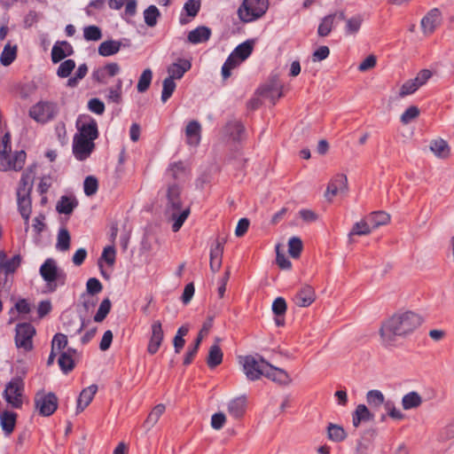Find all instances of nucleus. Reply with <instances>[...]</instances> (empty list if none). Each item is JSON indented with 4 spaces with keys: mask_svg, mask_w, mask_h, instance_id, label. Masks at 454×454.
<instances>
[{
    "mask_svg": "<svg viewBox=\"0 0 454 454\" xmlns=\"http://www.w3.org/2000/svg\"><path fill=\"white\" fill-rule=\"evenodd\" d=\"M63 320L64 328L70 336H74L80 333L86 325L82 318L78 317L74 314L65 315Z\"/></svg>",
    "mask_w": 454,
    "mask_h": 454,
    "instance_id": "obj_18",
    "label": "nucleus"
},
{
    "mask_svg": "<svg viewBox=\"0 0 454 454\" xmlns=\"http://www.w3.org/2000/svg\"><path fill=\"white\" fill-rule=\"evenodd\" d=\"M253 41H246L238 45L235 50L231 52L239 61H243L247 59L253 51Z\"/></svg>",
    "mask_w": 454,
    "mask_h": 454,
    "instance_id": "obj_42",
    "label": "nucleus"
},
{
    "mask_svg": "<svg viewBox=\"0 0 454 454\" xmlns=\"http://www.w3.org/2000/svg\"><path fill=\"white\" fill-rule=\"evenodd\" d=\"M111 306V301L108 298L103 300L96 315L94 316V321L98 323L102 322L110 312Z\"/></svg>",
    "mask_w": 454,
    "mask_h": 454,
    "instance_id": "obj_53",
    "label": "nucleus"
},
{
    "mask_svg": "<svg viewBox=\"0 0 454 454\" xmlns=\"http://www.w3.org/2000/svg\"><path fill=\"white\" fill-rule=\"evenodd\" d=\"M58 408V397L52 393H45L43 390L35 395V410L39 415L49 417L55 412Z\"/></svg>",
    "mask_w": 454,
    "mask_h": 454,
    "instance_id": "obj_7",
    "label": "nucleus"
},
{
    "mask_svg": "<svg viewBox=\"0 0 454 454\" xmlns=\"http://www.w3.org/2000/svg\"><path fill=\"white\" fill-rule=\"evenodd\" d=\"M368 220L372 223V228L373 230L380 226L387 224L390 222V215L384 211H377L370 214Z\"/></svg>",
    "mask_w": 454,
    "mask_h": 454,
    "instance_id": "obj_40",
    "label": "nucleus"
},
{
    "mask_svg": "<svg viewBox=\"0 0 454 454\" xmlns=\"http://www.w3.org/2000/svg\"><path fill=\"white\" fill-rule=\"evenodd\" d=\"M401 403L405 411L418 409L423 403V398L417 391H411L402 397Z\"/></svg>",
    "mask_w": 454,
    "mask_h": 454,
    "instance_id": "obj_29",
    "label": "nucleus"
},
{
    "mask_svg": "<svg viewBox=\"0 0 454 454\" xmlns=\"http://www.w3.org/2000/svg\"><path fill=\"white\" fill-rule=\"evenodd\" d=\"M420 114V110L416 106H410L400 116V121L403 125H407L410 122L416 120Z\"/></svg>",
    "mask_w": 454,
    "mask_h": 454,
    "instance_id": "obj_47",
    "label": "nucleus"
},
{
    "mask_svg": "<svg viewBox=\"0 0 454 454\" xmlns=\"http://www.w3.org/2000/svg\"><path fill=\"white\" fill-rule=\"evenodd\" d=\"M201 126L197 121H191L185 128L187 143L190 145H198L200 141Z\"/></svg>",
    "mask_w": 454,
    "mask_h": 454,
    "instance_id": "obj_28",
    "label": "nucleus"
},
{
    "mask_svg": "<svg viewBox=\"0 0 454 454\" xmlns=\"http://www.w3.org/2000/svg\"><path fill=\"white\" fill-rule=\"evenodd\" d=\"M0 420L3 430L7 434H11L15 427V413L11 411H4L1 414Z\"/></svg>",
    "mask_w": 454,
    "mask_h": 454,
    "instance_id": "obj_44",
    "label": "nucleus"
},
{
    "mask_svg": "<svg viewBox=\"0 0 454 454\" xmlns=\"http://www.w3.org/2000/svg\"><path fill=\"white\" fill-rule=\"evenodd\" d=\"M120 71L119 64L112 62L95 69L91 74V77L93 81L98 83L106 84L108 80L117 75Z\"/></svg>",
    "mask_w": 454,
    "mask_h": 454,
    "instance_id": "obj_14",
    "label": "nucleus"
},
{
    "mask_svg": "<svg viewBox=\"0 0 454 454\" xmlns=\"http://www.w3.org/2000/svg\"><path fill=\"white\" fill-rule=\"evenodd\" d=\"M15 344L17 348H28V323H20L16 325Z\"/></svg>",
    "mask_w": 454,
    "mask_h": 454,
    "instance_id": "obj_32",
    "label": "nucleus"
},
{
    "mask_svg": "<svg viewBox=\"0 0 454 454\" xmlns=\"http://www.w3.org/2000/svg\"><path fill=\"white\" fill-rule=\"evenodd\" d=\"M302 241L298 237H292L288 240V253L291 257L299 258L302 251Z\"/></svg>",
    "mask_w": 454,
    "mask_h": 454,
    "instance_id": "obj_48",
    "label": "nucleus"
},
{
    "mask_svg": "<svg viewBox=\"0 0 454 454\" xmlns=\"http://www.w3.org/2000/svg\"><path fill=\"white\" fill-rule=\"evenodd\" d=\"M181 187L178 184H168L167 187V204H166V214L169 216V219L173 222L172 231L174 232L178 231L191 211L190 207L182 209V199H181Z\"/></svg>",
    "mask_w": 454,
    "mask_h": 454,
    "instance_id": "obj_3",
    "label": "nucleus"
},
{
    "mask_svg": "<svg viewBox=\"0 0 454 454\" xmlns=\"http://www.w3.org/2000/svg\"><path fill=\"white\" fill-rule=\"evenodd\" d=\"M213 321L214 316H208L207 320L203 323V325L194 341V345L192 348H189L188 351L186 352L185 357L184 359V365H188L192 362L203 338L209 333L213 325Z\"/></svg>",
    "mask_w": 454,
    "mask_h": 454,
    "instance_id": "obj_12",
    "label": "nucleus"
},
{
    "mask_svg": "<svg viewBox=\"0 0 454 454\" xmlns=\"http://www.w3.org/2000/svg\"><path fill=\"white\" fill-rule=\"evenodd\" d=\"M76 206L77 202L74 200L67 196H62L56 206V209L59 214L70 215Z\"/></svg>",
    "mask_w": 454,
    "mask_h": 454,
    "instance_id": "obj_43",
    "label": "nucleus"
},
{
    "mask_svg": "<svg viewBox=\"0 0 454 454\" xmlns=\"http://www.w3.org/2000/svg\"><path fill=\"white\" fill-rule=\"evenodd\" d=\"M35 310L39 320L45 317L52 310L51 301L50 300L41 301L36 306Z\"/></svg>",
    "mask_w": 454,
    "mask_h": 454,
    "instance_id": "obj_63",
    "label": "nucleus"
},
{
    "mask_svg": "<svg viewBox=\"0 0 454 454\" xmlns=\"http://www.w3.org/2000/svg\"><path fill=\"white\" fill-rule=\"evenodd\" d=\"M83 37L86 41H98L102 38V31L98 26H87L83 28Z\"/></svg>",
    "mask_w": 454,
    "mask_h": 454,
    "instance_id": "obj_52",
    "label": "nucleus"
},
{
    "mask_svg": "<svg viewBox=\"0 0 454 454\" xmlns=\"http://www.w3.org/2000/svg\"><path fill=\"white\" fill-rule=\"evenodd\" d=\"M215 343L209 348L208 355L207 357V364L209 368H215L222 364L223 362V351L219 346L221 339L216 337L215 339Z\"/></svg>",
    "mask_w": 454,
    "mask_h": 454,
    "instance_id": "obj_26",
    "label": "nucleus"
},
{
    "mask_svg": "<svg viewBox=\"0 0 454 454\" xmlns=\"http://www.w3.org/2000/svg\"><path fill=\"white\" fill-rule=\"evenodd\" d=\"M167 174L174 180H184L186 177V168L182 161L169 165Z\"/></svg>",
    "mask_w": 454,
    "mask_h": 454,
    "instance_id": "obj_41",
    "label": "nucleus"
},
{
    "mask_svg": "<svg viewBox=\"0 0 454 454\" xmlns=\"http://www.w3.org/2000/svg\"><path fill=\"white\" fill-rule=\"evenodd\" d=\"M176 84L171 78H165L162 83L161 101L163 103L172 96L175 91Z\"/></svg>",
    "mask_w": 454,
    "mask_h": 454,
    "instance_id": "obj_55",
    "label": "nucleus"
},
{
    "mask_svg": "<svg viewBox=\"0 0 454 454\" xmlns=\"http://www.w3.org/2000/svg\"><path fill=\"white\" fill-rule=\"evenodd\" d=\"M268 8V0H244L238 15L243 22H251L263 16Z\"/></svg>",
    "mask_w": 454,
    "mask_h": 454,
    "instance_id": "obj_6",
    "label": "nucleus"
},
{
    "mask_svg": "<svg viewBox=\"0 0 454 454\" xmlns=\"http://www.w3.org/2000/svg\"><path fill=\"white\" fill-rule=\"evenodd\" d=\"M17 57V45L11 44L8 42L4 47L1 55H0V63L4 67L10 66Z\"/></svg>",
    "mask_w": 454,
    "mask_h": 454,
    "instance_id": "obj_37",
    "label": "nucleus"
},
{
    "mask_svg": "<svg viewBox=\"0 0 454 454\" xmlns=\"http://www.w3.org/2000/svg\"><path fill=\"white\" fill-rule=\"evenodd\" d=\"M316 299L314 289L310 286H303L294 297V303L301 308L309 307Z\"/></svg>",
    "mask_w": 454,
    "mask_h": 454,
    "instance_id": "obj_21",
    "label": "nucleus"
},
{
    "mask_svg": "<svg viewBox=\"0 0 454 454\" xmlns=\"http://www.w3.org/2000/svg\"><path fill=\"white\" fill-rule=\"evenodd\" d=\"M24 383L21 379L14 378L7 385L4 391V398L12 408H19L22 404V393Z\"/></svg>",
    "mask_w": 454,
    "mask_h": 454,
    "instance_id": "obj_9",
    "label": "nucleus"
},
{
    "mask_svg": "<svg viewBox=\"0 0 454 454\" xmlns=\"http://www.w3.org/2000/svg\"><path fill=\"white\" fill-rule=\"evenodd\" d=\"M429 150L439 159H447L450 154V148L442 138L433 139L429 144Z\"/></svg>",
    "mask_w": 454,
    "mask_h": 454,
    "instance_id": "obj_27",
    "label": "nucleus"
},
{
    "mask_svg": "<svg viewBox=\"0 0 454 454\" xmlns=\"http://www.w3.org/2000/svg\"><path fill=\"white\" fill-rule=\"evenodd\" d=\"M75 67V62L73 59H67L63 61L58 70H57V75L60 78H67L68 77L72 71Z\"/></svg>",
    "mask_w": 454,
    "mask_h": 454,
    "instance_id": "obj_57",
    "label": "nucleus"
},
{
    "mask_svg": "<svg viewBox=\"0 0 454 454\" xmlns=\"http://www.w3.org/2000/svg\"><path fill=\"white\" fill-rule=\"evenodd\" d=\"M73 143V153L79 160H86L95 148L94 140L98 137V123L94 119H90L78 129Z\"/></svg>",
    "mask_w": 454,
    "mask_h": 454,
    "instance_id": "obj_2",
    "label": "nucleus"
},
{
    "mask_svg": "<svg viewBox=\"0 0 454 454\" xmlns=\"http://www.w3.org/2000/svg\"><path fill=\"white\" fill-rule=\"evenodd\" d=\"M419 87L417 85V83L414 82L413 79H410L406 81L404 83L402 84L400 87L398 97L399 98H405L406 96L412 95L415 93Z\"/></svg>",
    "mask_w": 454,
    "mask_h": 454,
    "instance_id": "obj_56",
    "label": "nucleus"
},
{
    "mask_svg": "<svg viewBox=\"0 0 454 454\" xmlns=\"http://www.w3.org/2000/svg\"><path fill=\"white\" fill-rule=\"evenodd\" d=\"M345 13L343 11L335 12L325 16L317 27V35L320 37L328 36L335 27L338 20H344Z\"/></svg>",
    "mask_w": 454,
    "mask_h": 454,
    "instance_id": "obj_13",
    "label": "nucleus"
},
{
    "mask_svg": "<svg viewBox=\"0 0 454 454\" xmlns=\"http://www.w3.org/2000/svg\"><path fill=\"white\" fill-rule=\"evenodd\" d=\"M200 0H188L184 5V9L188 16L194 18L200 12Z\"/></svg>",
    "mask_w": 454,
    "mask_h": 454,
    "instance_id": "obj_64",
    "label": "nucleus"
},
{
    "mask_svg": "<svg viewBox=\"0 0 454 454\" xmlns=\"http://www.w3.org/2000/svg\"><path fill=\"white\" fill-rule=\"evenodd\" d=\"M264 377L280 385H288L291 382V378L285 370L275 367L270 364L266 368Z\"/></svg>",
    "mask_w": 454,
    "mask_h": 454,
    "instance_id": "obj_19",
    "label": "nucleus"
},
{
    "mask_svg": "<svg viewBox=\"0 0 454 454\" xmlns=\"http://www.w3.org/2000/svg\"><path fill=\"white\" fill-rule=\"evenodd\" d=\"M11 159H12V161H11L12 168L11 169L19 171V170L22 169V168L26 162L27 153L24 150H20L19 152H16Z\"/></svg>",
    "mask_w": 454,
    "mask_h": 454,
    "instance_id": "obj_58",
    "label": "nucleus"
},
{
    "mask_svg": "<svg viewBox=\"0 0 454 454\" xmlns=\"http://www.w3.org/2000/svg\"><path fill=\"white\" fill-rule=\"evenodd\" d=\"M98 188V179L92 176H89L85 178L83 183L84 193L87 196L94 195Z\"/></svg>",
    "mask_w": 454,
    "mask_h": 454,
    "instance_id": "obj_61",
    "label": "nucleus"
},
{
    "mask_svg": "<svg viewBox=\"0 0 454 454\" xmlns=\"http://www.w3.org/2000/svg\"><path fill=\"white\" fill-rule=\"evenodd\" d=\"M121 88H122V81L119 79L115 87H112L108 89V94L106 96L109 101L119 104L121 101Z\"/></svg>",
    "mask_w": 454,
    "mask_h": 454,
    "instance_id": "obj_59",
    "label": "nucleus"
},
{
    "mask_svg": "<svg viewBox=\"0 0 454 454\" xmlns=\"http://www.w3.org/2000/svg\"><path fill=\"white\" fill-rule=\"evenodd\" d=\"M153 78V73L151 69L146 68L141 74L137 88L139 92H145L148 90Z\"/></svg>",
    "mask_w": 454,
    "mask_h": 454,
    "instance_id": "obj_51",
    "label": "nucleus"
},
{
    "mask_svg": "<svg viewBox=\"0 0 454 454\" xmlns=\"http://www.w3.org/2000/svg\"><path fill=\"white\" fill-rule=\"evenodd\" d=\"M211 35V30L209 27L200 26L192 30L188 34V41L193 44H198L207 42Z\"/></svg>",
    "mask_w": 454,
    "mask_h": 454,
    "instance_id": "obj_30",
    "label": "nucleus"
},
{
    "mask_svg": "<svg viewBox=\"0 0 454 454\" xmlns=\"http://www.w3.org/2000/svg\"><path fill=\"white\" fill-rule=\"evenodd\" d=\"M121 46V43L114 40H107L101 43L98 46V53L103 57H108L116 54Z\"/></svg>",
    "mask_w": 454,
    "mask_h": 454,
    "instance_id": "obj_36",
    "label": "nucleus"
},
{
    "mask_svg": "<svg viewBox=\"0 0 454 454\" xmlns=\"http://www.w3.org/2000/svg\"><path fill=\"white\" fill-rule=\"evenodd\" d=\"M97 391L98 386L95 384H92L82 390L77 399L76 413L83 411L84 409L89 406V404L93 400Z\"/></svg>",
    "mask_w": 454,
    "mask_h": 454,
    "instance_id": "obj_22",
    "label": "nucleus"
},
{
    "mask_svg": "<svg viewBox=\"0 0 454 454\" xmlns=\"http://www.w3.org/2000/svg\"><path fill=\"white\" fill-rule=\"evenodd\" d=\"M151 329L152 334L147 346V351L149 354L153 355L159 350L162 343L164 333L162 330L161 323L159 320L154 321L152 324Z\"/></svg>",
    "mask_w": 454,
    "mask_h": 454,
    "instance_id": "obj_15",
    "label": "nucleus"
},
{
    "mask_svg": "<svg viewBox=\"0 0 454 454\" xmlns=\"http://www.w3.org/2000/svg\"><path fill=\"white\" fill-rule=\"evenodd\" d=\"M327 438L334 442H340L347 438L345 429L338 424L329 423L326 428Z\"/></svg>",
    "mask_w": 454,
    "mask_h": 454,
    "instance_id": "obj_34",
    "label": "nucleus"
},
{
    "mask_svg": "<svg viewBox=\"0 0 454 454\" xmlns=\"http://www.w3.org/2000/svg\"><path fill=\"white\" fill-rule=\"evenodd\" d=\"M246 409L247 398L244 395L231 400L227 405L228 413L236 419L244 416Z\"/></svg>",
    "mask_w": 454,
    "mask_h": 454,
    "instance_id": "obj_23",
    "label": "nucleus"
},
{
    "mask_svg": "<svg viewBox=\"0 0 454 454\" xmlns=\"http://www.w3.org/2000/svg\"><path fill=\"white\" fill-rule=\"evenodd\" d=\"M70 234L65 228L60 229L58 233L56 248L59 251H67L70 247Z\"/></svg>",
    "mask_w": 454,
    "mask_h": 454,
    "instance_id": "obj_46",
    "label": "nucleus"
},
{
    "mask_svg": "<svg viewBox=\"0 0 454 454\" xmlns=\"http://www.w3.org/2000/svg\"><path fill=\"white\" fill-rule=\"evenodd\" d=\"M377 434V430L375 428H368L364 430L360 439L357 441L356 450L359 454L365 453L371 447L372 441L374 440Z\"/></svg>",
    "mask_w": 454,
    "mask_h": 454,
    "instance_id": "obj_25",
    "label": "nucleus"
},
{
    "mask_svg": "<svg viewBox=\"0 0 454 454\" xmlns=\"http://www.w3.org/2000/svg\"><path fill=\"white\" fill-rule=\"evenodd\" d=\"M422 324V317L411 310L398 311L382 322L380 335L386 347L395 345L398 339H405Z\"/></svg>",
    "mask_w": 454,
    "mask_h": 454,
    "instance_id": "obj_1",
    "label": "nucleus"
},
{
    "mask_svg": "<svg viewBox=\"0 0 454 454\" xmlns=\"http://www.w3.org/2000/svg\"><path fill=\"white\" fill-rule=\"evenodd\" d=\"M73 52V47L69 43L57 42L51 49V60L53 63H59L66 57L72 55Z\"/></svg>",
    "mask_w": 454,
    "mask_h": 454,
    "instance_id": "obj_20",
    "label": "nucleus"
},
{
    "mask_svg": "<svg viewBox=\"0 0 454 454\" xmlns=\"http://www.w3.org/2000/svg\"><path fill=\"white\" fill-rule=\"evenodd\" d=\"M372 228L369 225V223L365 220H361L357 223H356L351 231H349L348 238V242L353 243L354 239L353 237L357 236H364V235H369L372 232Z\"/></svg>",
    "mask_w": 454,
    "mask_h": 454,
    "instance_id": "obj_38",
    "label": "nucleus"
},
{
    "mask_svg": "<svg viewBox=\"0 0 454 454\" xmlns=\"http://www.w3.org/2000/svg\"><path fill=\"white\" fill-rule=\"evenodd\" d=\"M373 419V413L371 412L365 404H358L352 413V425L357 428L362 422L372 421Z\"/></svg>",
    "mask_w": 454,
    "mask_h": 454,
    "instance_id": "obj_24",
    "label": "nucleus"
},
{
    "mask_svg": "<svg viewBox=\"0 0 454 454\" xmlns=\"http://www.w3.org/2000/svg\"><path fill=\"white\" fill-rule=\"evenodd\" d=\"M239 364L247 379L252 381L258 380L264 376L266 368L270 365V363L262 356L252 355L239 356Z\"/></svg>",
    "mask_w": 454,
    "mask_h": 454,
    "instance_id": "obj_5",
    "label": "nucleus"
},
{
    "mask_svg": "<svg viewBox=\"0 0 454 454\" xmlns=\"http://www.w3.org/2000/svg\"><path fill=\"white\" fill-rule=\"evenodd\" d=\"M363 19L360 15L354 16L347 20L346 33L348 35H354L357 33L361 27Z\"/></svg>",
    "mask_w": 454,
    "mask_h": 454,
    "instance_id": "obj_60",
    "label": "nucleus"
},
{
    "mask_svg": "<svg viewBox=\"0 0 454 454\" xmlns=\"http://www.w3.org/2000/svg\"><path fill=\"white\" fill-rule=\"evenodd\" d=\"M28 174L24 172L21 176L19 186L17 188V204L19 211L25 220V224H27L28 221V188L27 185ZM25 231H28V226H25Z\"/></svg>",
    "mask_w": 454,
    "mask_h": 454,
    "instance_id": "obj_10",
    "label": "nucleus"
},
{
    "mask_svg": "<svg viewBox=\"0 0 454 454\" xmlns=\"http://www.w3.org/2000/svg\"><path fill=\"white\" fill-rule=\"evenodd\" d=\"M160 16V13L155 5H150L144 11L145 22L148 27H154Z\"/></svg>",
    "mask_w": 454,
    "mask_h": 454,
    "instance_id": "obj_45",
    "label": "nucleus"
},
{
    "mask_svg": "<svg viewBox=\"0 0 454 454\" xmlns=\"http://www.w3.org/2000/svg\"><path fill=\"white\" fill-rule=\"evenodd\" d=\"M348 189V177L345 174L338 173L334 175L325 192V197L328 201H332L333 198L338 193L346 192Z\"/></svg>",
    "mask_w": 454,
    "mask_h": 454,
    "instance_id": "obj_11",
    "label": "nucleus"
},
{
    "mask_svg": "<svg viewBox=\"0 0 454 454\" xmlns=\"http://www.w3.org/2000/svg\"><path fill=\"white\" fill-rule=\"evenodd\" d=\"M165 410L166 407L162 403L154 406L144 422V427H146L147 430L152 429L157 424L161 415L165 412Z\"/></svg>",
    "mask_w": 454,
    "mask_h": 454,
    "instance_id": "obj_35",
    "label": "nucleus"
},
{
    "mask_svg": "<svg viewBox=\"0 0 454 454\" xmlns=\"http://www.w3.org/2000/svg\"><path fill=\"white\" fill-rule=\"evenodd\" d=\"M365 398L368 405L373 409H378L386 403L383 393L377 389L369 390Z\"/></svg>",
    "mask_w": 454,
    "mask_h": 454,
    "instance_id": "obj_39",
    "label": "nucleus"
},
{
    "mask_svg": "<svg viewBox=\"0 0 454 454\" xmlns=\"http://www.w3.org/2000/svg\"><path fill=\"white\" fill-rule=\"evenodd\" d=\"M261 95L270 99L272 104L276 103V100L282 97V92L278 86H267L261 89Z\"/></svg>",
    "mask_w": 454,
    "mask_h": 454,
    "instance_id": "obj_54",
    "label": "nucleus"
},
{
    "mask_svg": "<svg viewBox=\"0 0 454 454\" xmlns=\"http://www.w3.org/2000/svg\"><path fill=\"white\" fill-rule=\"evenodd\" d=\"M240 62L241 61H239L238 58H236L233 54L231 53V55L228 57V59L222 67L223 78L224 80L229 78L231 74V69L237 67Z\"/></svg>",
    "mask_w": 454,
    "mask_h": 454,
    "instance_id": "obj_49",
    "label": "nucleus"
},
{
    "mask_svg": "<svg viewBox=\"0 0 454 454\" xmlns=\"http://www.w3.org/2000/svg\"><path fill=\"white\" fill-rule=\"evenodd\" d=\"M441 23V12L437 8L430 10L421 20V28L427 35L434 32Z\"/></svg>",
    "mask_w": 454,
    "mask_h": 454,
    "instance_id": "obj_16",
    "label": "nucleus"
},
{
    "mask_svg": "<svg viewBox=\"0 0 454 454\" xmlns=\"http://www.w3.org/2000/svg\"><path fill=\"white\" fill-rule=\"evenodd\" d=\"M224 242V239H217L215 243L211 247L209 264L213 272L218 271L222 266Z\"/></svg>",
    "mask_w": 454,
    "mask_h": 454,
    "instance_id": "obj_17",
    "label": "nucleus"
},
{
    "mask_svg": "<svg viewBox=\"0 0 454 454\" xmlns=\"http://www.w3.org/2000/svg\"><path fill=\"white\" fill-rule=\"evenodd\" d=\"M58 114L57 104L51 101H40L30 109V117L43 124L53 120Z\"/></svg>",
    "mask_w": 454,
    "mask_h": 454,
    "instance_id": "obj_8",
    "label": "nucleus"
},
{
    "mask_svg": "<svg viewBox=\"0 0 454 454\" xmlns=\"http://www.w3.org/2000/svg\"><path fill=\"white\" fill-rule=\"evenodd\" d=\"M67 346V336L64 333H56L51 341L53 351H61Z\"/></svg>",
    "mask_w": 454,
    "mask_h": 454,
    "instance_id": "obj_62",
    "label": "nucleus"
},
{
    "mask_svg": "<svg viewBox=\"0 0 454 454\" xmlns=\"http://www.w3.org/2000/svg\"><path fill=\"white\" fill-rule=\"evenodd\" d=\"M190 68L191 63L187 60H183L182 64L173 63L168 67V76L167 78H171L173 81L175 79H181Z\"/></svg>",
    "mask_w": 454,
    "mask_h": 454,
    "instance_id": "obj_33",
    "label": "nucleus"
},
{
    "mask_svg": "<svg viewBox=\"0 0 454 454\" xmlns=\"http://www.w3.org/2000/svg\"><path fill=\"white\" fill-rule=\"evenodd\" d=\"M223 132L226 136L234 141H239L242 138L245 132V128L239 121H230L224 127Z\"/></svg>",
    "mask_w": 454,
    "mask_h": 454,
    "instance_id": "obj_31",
    "label": "nucleus"
},
{
    "mask_svg": "<svg viewBox=\"0 0 454 454\" xmlns=\"http://www.w3.org/2000/svg\"><path fill=\"white\" fill-rule=\"evenodd\" d=\"M58 364L65 374L70 372L75 365L74 358L69 356L68 353H61L58 359Z\"/></svg>",
    "mask_w": 454,
    "mask_h": 454,
    "instance_id": "obj_50",
    "label": "nucleus"
},
{
    "mask_svg": "<svg viewBox=\"0 0 454 454\" xmlns=\"http://www.w3.org/2000/svg\"><path fill=\"white\" fill-rule=\"evenodd\" d=\"M40 275L45 281L44 293H53L59 286L66 285L67 273L59 269L52 258H48L40 267Z\"/></svg>",
    "mask_w": 454,
    "mask_h": 454,
    "instance_id": "obj_4",
    "label": "nucleus"
}]
</instances>
